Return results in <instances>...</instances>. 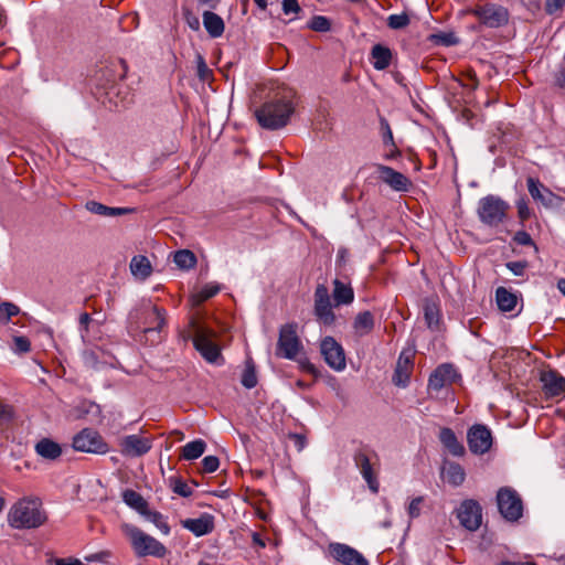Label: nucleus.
<instances>
[{
	"mask_svg": "<svg viewBox=\"0 0 565 565\" xmlns=\"http://www.w3.org/2000/svg\"><path fill=\"white\" fill-rule=\"evenodd\" d=\"M527 267L526 262H509L507 268L515 276H522Z\"/></svg>",
	"mask_w": 565,
	"mask_h": 565,
	"instance_id": "51",
	"label": "nucleus"
},
{
	"mask_svg": "<svg viewBox=\"0 0 565 565\" xmlns=\"http://www.w3.org/2000/svg\"><path fill=\"white\" fill-rule=\"evenodd\" d=\"M423 500H424L423 497H417L411 501V503L407 508V513L411 519H415L420 515V507H422Z\"/></svg>",
	"mask_w": 565,
	"mask_h": 565,
	"instance_id": "50",
	"label": "nucleus"
},
{
	"mask_svg": "<svg viewBox=\"0 0 565 565\" xmlns=\"http://www.w3.org/2000/svg\"><path fill=\"white\" fill-rule=\"evenodd\" d=\"M495 300L501 311H512L516 306V296L504 287H499L495 291Z\"/></svg>",
	"mask_w": 565,
	"mask_h": 565,
	"instance_id": "34",
	"label": "nucleus"
},
{
	"mask_svg": "<svg viewBox=\"0 0 565 565\" xmlns=\"http://www.w3.org/2000/svg\"><path fill=\"white\" fill-rule=\"evenodd\" d=\"M196 66H198V76L202 81L209 79V77L212 75L211 70L207 67L204 57L201 54H198L196 56Z\"/></svg>",
	"mask_w": 565,
	"mask_h": 565,
	"instance_id": "47",
	"label": "nucleus"
},
{
	"mask_svg": "<svg viewBox=\"0 0 565 565\" xmlns=\"http://www.w3.org/2000/svg\"><path fill=\"white\" fill-rule=\"evenodd\" d=\"M542 391L546 398H564L565 397V377L557 371H543L540 376Z\"/></svg>",
	"mask_w": 565,
	"mask_h": 565,
	"instance_id": "17",
	"label": "nucleus"
},
{
	"mask_svg": "<svg viewBox=\"0 0 565 565\" xmlns=\"http://www.w3.org/2000/svg\"><path fill=\"white\" fill-rule=\"evenodd\" d=\"M295 111L291 94L273 99L263 104L255 111L258 124L269 130H276L285 127Z\"/></svg>",
	"mask_w": 565,
	"mask_h": 565,
	"instance_id": "3",
	"label": "nucleus"
},
{
	"mask_svg": "<svg viewBox=\"0 0 565 565\" xmlns=\"http://www.w3.org/2000/svg\"><path fill=\"white\" fill-rule=\"evenodd\" d=\"M527 190L533 200L541 202L544 206H553L557 196L539 180L527 179Z\"/></svg>",
	"mask_w": 565,
	"mask_h": 565,
	"instance_id": "22",
	"label": "nucleus"
},
{
	"mask_svg": "<svg viewBox=\"0 0 565 565\" xmlns=\"http://www.w3.org/2000/svg\"><path fill=\"white\" fill-rule=\"evenodd\" d=\"M321 354L326 363L335 371L345 369V354L342 345L332 337H326L320 344Z\"/></svg>",
	"mask_w": 565,
	"mask_h": 565,
	"instance_id": "14",
	"label": "nucleus"
},
{
	"mask_svg": "<svg viewBox=\"0 0 565 565\" xmlns=\"http://www.w3.org/2000/svg\"><path fill=\"white\" fill-rule=\"evenodd\" d=\"M514 242L522 246L534 245L531 235L525 231H519L513 237Z\"/></svg>",
	"mask_w": 565,
	"mask_h": 565,
	"instance_id": "52",
	"label": "nucleus"
},
{
	"mask_svg": "<svg viewBox=\"0 0 565 565\" xmlns=\"http://www.w3.org/2000/svg\"><path fill=\"white\" fill-rule=\"evenodd\" d=\"M130 270L136 278L143 280L151 275L152 268L146 256L137 255L130 262Z\"/></svg>",
	"mask_w": 565,
	"mask_h": 565,
	"instance_id": "29",
	"label": "nucleus"
},
{
	"mask_svg": "<svg viewBox=\"0 0 565 565\" xmlns=\"http://www.w3.org/2000/svg\"><path fill=\"white\" fill-rule=\"evenodd\" d=\"M121 531L130 540V544L139 557L153 556L161 558L168 553L167 547L161 542L132 524H121Z\"/></svg>",
	"mask_w": 565,
	"mask_h": 565,
	"instance_id": "4",
	"label": "nucleus"
},
{
	"mask_svg": "<svg viewBox=\"0 0 565 565\" xmlns=\"http://www.w3.org/2000/svg\"><path fill=\"white\" fill-rule=\"evenodd\" d=\"M376 170L382 182L387 184L391 189L397 192H407L411 186V180L403 173L394 170L384 164H377Z\"/></svg>",
	"mask_w": 565,
	"mask_h": 565,
	"instance_id": "19",
	"label": "nucleus"
},
{
	"mask_svg": "<svg viewBox=\"0 0 565 565\" xmlns=\"http://www.w3.org/2000/svg\"><path fill=\"white\" fill-rule=\"evenodd\" d=\"M439 440L450 455L455 457H461L465 455L466 449L458 440L452 429L448 427L441 428L439 431Z\"/></svg>",
	"mask_w": 565,
	"mask_h": 565,
	"instance_id": "23",
	"label": "nucleus"
},
{
	"mask_svg": "<svg viewBox=\"0 0 565 565\" xmlns=\"http://www.w3.org/2000/svg\"><path fill=\"white\" fill-rule=\"evenodd\" d=\"M19 312L20 309L14 303L2 302L0 305V321L7 323L12 317L17 316Z\"/></svg>",
	"mask_w": 565,
	"mask_h": 565,
	"instance_id": "40",
	"label": "nucleus"
},
{
	"mask_svg": "<svg viewBox=\"0 0 565 565\" xmlns=\"http://www.w3.org/2000/svg\"><path fill=\"white\" fill-rule=\"evenodd\" d=\"M221 288L217 284H207L205 285L198 297L200 301H205L220 292Z\"/></svg>",
	"mask_w": 565,
	"mask_h": 565,
	"instance_id": "45",
	"label": "nucleus"
},
{
	"mask_svg": "<svg viewBox=\"0 0 565 565\" xmlns=\"http://www.w3.org/2000/svg\"><path fill=\"white\" fill-rule=\"evenodd\" d=\"M498 565H535V564H534V563H530V562H526V563H520V562H509V561H504V562L499 563Z\"/></svg>",
	"mask_w": 565,
	"mask_h": 565,
	"instance_id": "64",
	"label": "nucleus"
},
{
	"mask_svg": "<svg viewBox=\"0 0 565 565\" xmlns=\"http://www.w3.org/2000/svg\"><path fill=\"white\" fill-rule=\"evenodd\" d=\"M459 379L460 375L452 364H441L430 374L428 380V390L439 392L440 390L450 386Z\"/></svg>",
	"mask_w": 565,
	"mask_h": 565,
	"instance_id": "18",
	"label": "nucleus"
},
{
	"mask_svg": "<svg viewBox=\"0 0 565 565\" xmlns=\"http://www.w3.org/2000/svg\"><path fill=\"white\" fill-rule=\"evenodd\" d=\"M497 503L501 515L507 521L514 522L522 516L523 504L515 490L501 488L497 493Z\"/></svg>",
	"mask_w": 565,
	"mask_h": 565,
	"instance_id": "10",
	"label": "nucleus"
},
{
	"mask_svg": "<svg viewBox=\"0 0 565 565\" xmlns=\"http://www.w3.org/2000/svg\"><path fill=\"white\" fill-rule=\"evenodd\" d=\"M509 204L495 195H487L479 201L478 216L488 226H497L503 222Z\"/></svg>",
	"mask_w": 565,
	"mask_h": 565,
	"instance_id": "6",
	"label": "nucleus"
},
{
	"mask_svg": "<svg viewBox=\"0 0 565 565\" xmlns=\"http://www.w3.org/2000/svg\"><path fill=\"white\" fill-rule=\"evenodd\" d=\"M352 328L358 338L370 334L374 328V316L370 311L359 312L353 320Z\"/></svg>",
	"mask_w": 565,
	"mask_h": 565,
	"instance_id": "25",
	"label": "nucleus"
},
{
	"mask_svg": "<svg viewBox=\"0 0 565 565\" xmlns=\"http://www.w3.org/2000/svg\"><path fill=\"white\" fill-rule=\"evenodd\" d=\"M372 65L377 71L387 68L392 61V52L387 46L375 44L371 50Z\"/></svg>",
	"mask_w": 565,
	"mask_h": 565,
	"instance_id": "27",
	"label": "nucleus"
},
{
	"mask_svg": "<svg viewBox=\"0 0 565 565\" xmlns=\"http://www.w3.org/2000/svg\"><path fill=\"white\" fill-rule=\"evenodd\" d=\"M193 327V345L201 355L210 363H216L221 358L218 347L213 342L214 331L191 321Z\"/></svg>",
	"mask_w": 565,
	"mask_h": 565,
	"instance_id": "9",
	"label": "nucleus"
},
{
	"mask_svg": "<svg viewBox=\"0 0 565 565\" xmlns=\"http://www.w3.org/2000/svg\"><path fill=\"white\" fill-rule=\"evenodd\" d=\"M206 448V444L202 439H195L182 447L181 458L184 460H195L200 458Z\"/></svg>",
	"mask_w": 565,
	"mask_h": 565,
	"instance_id": "33",
	"label": "nucleus"
},
{
	"mask_svg": "<svg viewBox=\"0 0 565 565\" xmlns=\"http://www.w3.org/2000/svg\"><path fill=\"white\" fill-rule=\"evenodd\" d=\"M122 500L128 507L132 508L141 515H143V513L149 509L148 502L135 490H125L122 493Z\"/></svg>",
	"mask_w": 565,
	"mask_h": 565,
	"instance_id": "31",
	"label": "nucleus"
},
{
	"mask_svg": "<svg viewBox=\"0 0 565 565\" xmlns=\"http://www.w3.org/2000/svg\"><path fill=\"white\" fill-rule=\"evenodd\" d=\"M14 408L11 405L0 403V425L9 424L14 419Z\"/></svg>",
	"mask_w": 565,
	"mask_h": 565,
	"instance_id": "46",
	"label": "nucleus"
},
{
	"mask_svg": "<svg viewBox=\"0 0 565 565\" xmlns=\"http://www.w3.org/2000/svg\"><path fill=\"white\" fill-rule=\"evenodd\" d=\"M202 18H203V25H204L207 34L212 39H217L223 35L224 30H225V24H224L223 19L218 14H216L212 11H204L202 14Z\"/></svg>",
	"mask_w": 565,
	"mask_h": 565,
	"instance_id": "24",
	"label": "nucleus"
},
{
	"mask_svg": "<svg viewBox=\"0 0 565 565\" xmlns=\"http://www.w3.org/2000/svg\"><path fill=\"white\" fill-rule=\"evenodd\" d=\"M388 148L390 150L387 153H385V159L391 160L401 156V151L398 150L396 145L390 146Z\"/></svg>",
	"mask_w": 565,
	"mask_h": 565,
	"instance_id": "61",
	"label": "nucleus"
},
{
	"mask_svg": "<svg viewBox=\"0 0 565 565\" xmlns=\"http://www.w3.org/2000/svg\"><path fill=\"white\" fill-rule=\"evenodd\" d=\"M92 318L88 313L84 312L79 316V324L81 327L87 332L88 324L90 322Z\"/></svg>",
	"mask_w": 565,
	"mask_h": 565,
	"instance_id": "62",
	"label": "nucleus"
},
{
	"mask_svg": "<svg viewBox=\"0 0 565 565\" xmlns=\"http://www.w3.org/2000/svg\"><path fill=\"white\" fill-rule=\"evenodd\" d=\"M73 448L81 452L106 454L109 448L102 435L92 429L84 428L73 437Z\"/></svg>",
	"mask_w": 565,
	"mask_h": 565,
	"instance_id": "11",
	"label": "nucleus"
},
{
	"mask_svg": "<svg viewBox=\"0 0 565 565\" xmlns=\"http://www.w3.org/2000/svg\"><path fill=\"white\" fill-rule=\"evenodd\" d=\"M516 209L519 217L524 221L527 220L531 215L530 207L527 205V202L524 199H521L516 202Z\"/></svg>",
	"mask_w": 565,
	"mask_h": 565,
	"instance_id": "55",
	"label": "nucleus"
},
{
	"mask_svg": "<svg viewBox=\"0 0 565 565\" xmlns=\"http://www.w3.org/2000/svg\"><path fill=\"white\" fill-rule=\"evenodd\" d=\"M242 384L248 390L254 388L257 385L256 372L252 364L246 365L242 375Z\"/></svg>",
	"mask_w": 565,
	"mask_h": 565,
	"instance_id": "43",
	"label": "nucleus"
},
{
	"mask_svg": "<svg viewBox=\"0 0 565 565\" xmlns=\"http://www.w3.org/2000/svg\"><path fill=\"white\" fill-rule=\"evenodd\" d=\"M461 85L465 88H468L470 90H475L478 87V85H479V82H478V78L476 76V73L469 72L466 75V79L461 83Z\"/></svg>",
	"mask_w": 565,
	"mask_h": 565,
	"instance_id": "58",
	"label": "nucleus"
},
{
	"mask_svg": "<svg viewBox=\"0 0 565 565\" xmlns=\"http://www.w3.org/2000/svg\"><path fill=\"white\" fill-rule=\"evenodd\" d=\"M300 10L298 0H282V11L285 14L298 13Z\"/></svg>",
	"mask_w": 565,
	"mask_h": 565,
	"instance_id": "56",
	"label": "nucleus"
},
{
	"mask_svg": "<svg viewBox=\"0 0 565 565\" xmlns=\"http://www.w3.org/2000/svg\"><path fill=\"white\" fill-rule=\"evenodd\" d=\"M171 482H172V490L174 493L183 497V498H188L190 495H192V489L184 482L182 481L181 479H171Z\"/></svg>",
	"mask_w": 565,
	"mask_h": 565,
	"instance_id": "44",
	"label": "nucleus"
},
{
	"mask_svg": "<svg viewBox=\"0 0 565 565\" xmlns=\"http://www.w3.org/2000/svg\"><path fill=\"white\" fill-rule=\"evenodd\" d=\"M14 345H15V350L18 352H22V353L29 352L31 349L30 341L24 337H15Z\"/></svg>",
	"mask_w": 565,
	"mask_h": 565,
	"instance_id": "59",
	"label": "nucleus"
},
{
	"mask_svg": "<svg viewBox=\"0 0 565 565\" xmlns=\"http://www.w3.org/2000/svg\"><path fill=\"white\" fill-rule=\"evenodd\" d=\"M203 471L204 472H214L218 469L220 460L216 456H206L202 460Z\"/></svg>",
	"mask_w": 565,
	"mask_h": 565,
	"instance_id": "48",
	"label": "nucleus"
},
{
	"mask_svg": "<svg viewBox=\"0 0 565 565\" xmlns=\"http://www.w3.org/2000/svg\"><path fill=\"white\" fill-rule=\"evenodd\" d=\"M35 452L49 460H55L62 455L61 446L50 438H42L35 444Z\"/></svg>",
	"mask_w": 565,
	"mask_h": 565,
	"instance_id": "26",
	"label": "nucleus"
},
{
	"mask_svg": "<svg viewBox=\"0 0 565 565\" xmlns=\"http://www.w3.org/2000/svg\"><path fill=\"white\" fill-rule=\"evenodd\" d=\"M134 211H135V209H131V207H110V206H107V211H106V215L105 216H109V217L121 216V215H126V214L132 213Z\"/></svg>",
	"mask_w": 565,
	"mask_h": 565,
	"instance_id": "57",
	"label": "nucleus"
},
{
	"mask_svg": "<svg viewBox=\"0 0 565 565\" xmlns=\"http://www.w3.org/2000/svg\"><path fill=\"white\" fill-rule=\"evenodd\" d=\"M412 371V363L408 358H398L396 369L393 375V383L399 387H406L409 382V375Z\"/></svg>",
	"mask_w": 565,
	"mask_h": 565,
	"instance_id": "28",
	"label": "nucleus"
},
{
	"mask_svg": "<svg viewBox=\"0 0 565 565\" xmlns=\"http://www.w3.org/2000/svg\"><path fill=\"white\" fill-rule=\"evenodd\" d=\"M298 326L295 322L282 324L279 329L276 354L277 356L295 360L303 347L297 333Z\"/></svg>",
	"mask_w": 565,
	"mask_h": 565,
	"instance_id": "7",
	"label": "nucleus"
},
{
	"mask_svg": "<svg viewBox=\"0 0 565 565\" xmlns=\"http://www.w3.org/2000/svg\"><path fill=\"white\" fill-rule=\"evenodd\" d=\"M380 130L384 147L394 146L395 141L393 137V131L387 119L384 117H380Z\"/></svg>",
	"mask_w": 565,
	"mask_h": 565,
	"instance_id": "39",
	"label": "nucleus"
},
{
	"mask_svg": "<svg viewBox=\"0 0 565 565\" xmlns=\"http://www.w3.org/2000/svg\"><path fill=\"white\" fill-rule=\"evenodd\" d=\"M47 521L43 504L38 497H25L9 510L8 522L14 529H36Z\"/></svg>",
	"mask_w": 565,
	"mask_h": 565,
	"instance_id": "2",
	"label": "nucleus"
},
{
	"mask_svg": "<svg viewBox=\"0 0 565 565\" xmlns=\"http://www.w3.org/2000/svg\"><path fill=\"white\" fill-rule=\"evenodd\" d=\"M181 524L195 536H203L214 530V516L209 513H203L196 519H185Z\"/></svg>",
	"mask_w": 565,
	"mask_h": 565,
	"instance_id": "21",
	"label": "nucleus"
},
{
	"mask_svg": "<svg viewBox=\"0 0 565 565\" xmlns=\"http://www.w3.org/2000/svg\"><path fill=\"white\" fill-rule=\"evenodd\" d=\"M330 555L343 565H369L367 559L355 548L343 543H330Z\"/></svg>",
	"mask_w": 565,
	"mask_h": 565,
	"instance_id": "16",
	"label": "nucleus"
},
{
	"mask_svg": "<svg viewBox=\"0 0 565 565\" xmlns=\"http://www.w3.org/2000/svg\"><path fill=\"white\" fill-rule=\"evenodd\" d=\"M85 209L93 214L105 216L106 211H107V205L99 203L97 201H87L85 203Z\"/></svg>",
	"mask_w": 565,
	"mask_h": 565,
	"instance_id": "49",
	"label": "nucleus"
},
{
	"mask_svg": "<svg viewBox=\"0 0 565 565\" xmlns=\"http://www.w3.org/2000/svg\"><path fill=\"white\" fill-rule=\"evenodd\" d=\"M121 452L130 457H139L151 449L149 439L139 435H129L121 440Z\"/></svg>",
	"mask_w": 565,
	"mask_h": 565,
	"instance_id": "20",
	"label": "nucleus"
},
{
	"mask_svg": "<svg viewBox=\"0 0 565 565\" xmlns=\"http://www.w3.org/2000/svg\"><path fill=\"white\" fill-rule=\"evenodd\" d=\"M166 316L164 309L158 308L151 301H142L129 313V331L140 343L156 345L163 339Z\"/></svg>",
	"mask_w": 565,
	"mask_h": 565,
	"instance_id": "1",
	"label": "nucleus"
},
{
	"mask_svg": "<svg viewBox=\"0 0 565 565\" xmlns=\"http://www.w3.org/2000/svg\"><path fill=\"white\" fill-rule=\"evenodd\" d=\"M470 13L473 14L482 25L491 29H498L508 24L510 17L507 8L491 2L475 6L470 9Z\"/></svg>",
	"mask_w": 565,
	"mask_h": 565,
	"instance_id": "8",
	"label": "nucleus"
},
{
	"mask_svg": "<svg viewBox=\"0 0 565 565\" xmlns=\"http://www.w3.org/2000/svg\"><path fill=\"white\" fill-rule=\"evenodd\" d=\"M89 415L94 417H99L100 415L99 406L90 401H82L71 411V416L74 419H82Z\"/></svg>",
	"mask_w": 565,
	"mask_h": 565,
	"instance_id": "30",
	"label": "nucleus"
},
{
	"mask_svg": "<svg viewBox=\"0 0 565 565\" xmlns=\"http://www.w3.org/2000/svg\"><path fill=\"white\" fill-rule=\"evenodd\" d=\"M334 289H333V299L339 305H349L353 301L354 294L353 289L349 286L340 281L339 279H335L334 282Z\"/></svg>",
	"mask_w": 565,
	"mask_h": 565,
	"instance_id": "32",
	"label": "nucleus"
},
{
	"mask_svg": "<svg viewBox=\"0 0 565 565\" xmlns=\"http://www.w3.org/2000/svg\"><path fill=\"white\" fill-rule=\"evenodd\" d=\"M288 438L294 441L295 447L298 451H301L306 446V438L300 434H289Z\"/></svg>",
	"mask_w": 565,
	"mask_h": 565,
	"instance_id": "60",
	"label": "nucleus"
},
{
	"mask_svg": "<svg viewBox=\"0 0 565 565\" xmlns=\"http://www.w3.org/2000/svg\"><path fill=\"white\" fill-rule=\"evenodd\" d=\"M444 473L447 482L455 487L462 484L466 478L463 468L457 462H449L445 467Z\"/></svg>",
	"mask_w": 565,
	"mask_h": 565,
	"instance_id": "35",
	"label": "nucleus"
},
{
	"mask_svg": "<svg viewBox=\"0 0 565 565\" xmlns=\"http://www.w3.org/2000/svg\"><path fill=\"white\" fill-rule=\"evenodd\" d=\"M467 443L472 454L483 455L492 446V435L490 429L481 424H476L468 429Z\"/></svg>",
	"mask_w": 565,
	"mask_h": 565,
	"instance_id": "13",
	"label": "nucleus"
},
{
	"mask_svg": "<svg viewBox=\"0 0 565 565\" xmlns=\"http://www.w3.org/2000/svg\"><path fill=\"white\" fill-rule=\"evenodd\" d=\"M565 6V0H546L545 10L548 14H554Z\"/></svg>",
	"mask_w": 565,
	"mask_h": 565,
	"instance_id": "54",
	"label": "nucleus"
},
{
	"mask_svg": "<svg viewBox=\"0 0 565 565\" xmlns=\"http://www.w3.org/2000/svg\"><path fill=\"white\" fill-rule=\"evenodd\" d=\"M184 20H185V23L188 24V26L191 30H193V31H199L200 30V26H201L200 20L191 11L186 10L184 12Z\"/></svg>",
	"mask_w": 565,
	"mask_h": 565,
	"instance_id": "53",
	"label": "nucleus"
},
{
	"mask_svg": "<svg viewBox=\"0 0 565 565\" xmlns=\"http://www.w3.org/2000/svg\"><path fill=\"white\" fill-rule=\"evenodd\" d=\"M315 315L317 320L324 326H332L335 321L329 291L324 285H318L315 290Z\"/></svg>",
	"mask_w": 565,
	"mask_h": 565,
	"instance_id": "15",
	"label": "nucleus"
},
{
	"mask_svg": "<svg viewBox=\"0 0 565 565\" xmlns=\"http://www.w3.org/2000/svg\"><path fill=\"white\" fill-rule=\"evenodd\" d=\"M309 29L316 31V32H327L331 28V23L328 18L323 15H315L309 24Z\"/></svg>",
	"mask_w": 565,
	"mask_h": 565,
	"instance_id": "42",
	"label": "nucleus"
},
{
	"mask_svg": "<svg viewBox=\"0 0 565 565\" xmlns=\"http://www.w3.org/2000/svg\"><path fill=\"white\" fill-rule=\"evenodd\" d=\"M252 539H253V543L255 545H257L258 547L264 548L266 546L265 541L262 539V536L257 532L253 533Z\"/></svg>",
	"mask_w": 565,
	"mask_h": 565,
	"instance_id": "63",
	"label": "nucleus"
},
{
	"mask_svg": "<svg viewBox=\"0 0 565 565\" xmlns=\"http://www.w3.org/2000/svg\"><path fill=\"white\" fill-rule=\"evenodd\" d=\"M457 518L465 529L471 532L477 531L482 522L480 504L472 499L462 501L457 510Z\"/></svg>",
	"mask_w": 565,
	"mask_h": 565,
	"instance_id": "12",
	"label": "nucleus"
},
{
	"mask_svg": "<svg viewBox=\"0 0 565 565\" xmlns=\"http://www.w3.org/2000/svg\"><path fill=\"white\" fill-rule=\"evenodd\" d=\"M173 260L181 269H191L196 265L195 255L189 249H181L175 252Z\"/></svg>",
	"mask_w": 565,
	"mask_h": 565,
	"instance_id": "37",
	"label": "nucleus"
},
{
	"mask_svg": "<svg viewBox=\"0 0 565 565\" xmlns=\"http://www.w3.org/2000/svg\"><path fill=\"white\" fill-rule=\"evenodd\" d=\"M409 17L406 13L391 14L387 18V25L393 30L406 28L409 24Z\"/></svg>",
	"mask_w": 565,
	"mask_h": 565,
	"instance_id": "41",
	"label": "nucleus"
},
{
	"mask_svg": "<svg viewBox=\"0 0 565 565\" xmlns=\"http://www.w3.org/2000/svg\"><path fill=\"white\" fill-rule=\"evenodd\" d=\"M353 461L367 483L369 489L373 493H377L380 489L377 469L375 468L379 467L377 454L367 447H361L354 452Z\"/></svg>",
	"mask_w": 565,
	"mask_h": 565,
	"instance_id": "5",
	"label": "nucleus"
},
{
	"mask_svg": "<svg viewBox=\"0 0 565 565\" xmlns=\"http://www.w3.org/2000/svg\"><path fill=\"white\" fill-rule=\"evenodd\" d=\"M424 318L429 329H437L440 320V312L437 303L426 300L424 305Z\"/></svg>",
	"mask_w": 565,
	"mask_h": 565,
	"instance_id": "36",
	"label": "nucleus"
},
{
	"mask_svg": "<svg viewBox=\"0 0 565 565\" xmlns=\"http://www.w3.org/2000/svg\"><path fill=\"white\" fill-rule=\"evenodd\" d=\"M143 516L150 521L151 523H153L162 534L164 535H169L170 534V526L169 524L167 523L166 521V518L158 511H151V510H147L145 513H143Z\"/></svg>",
	"mask_w": 565,
	"mask_h": 565,
	"instance_id": "38",
	"label": "nucleus"
}]
</instances>
